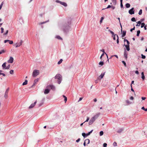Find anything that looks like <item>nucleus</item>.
Here are the masks:
<instances>
[{
  "instance_id": "obj_1",
  "label": "nucleus",
  "mask_w": 147,
  "mask_h": 147,
  "mask_svg": "<svg viewBox=\"0 0 147 147\" xmlns=\"http://www.w3.org/2000/svg\"><path fill=\"white\" fill-rule=\"evenodd\" d=\"M71 18L67 19L65 22V34L68 33L71 31Z\"/></svg>"
},
{
  "instance_id": "obj_2",
  "label": "nucleus",
  "mask_w": 147,
  "mask_h": 147,
  "mask_svg": "<svg viewBox=\"0 0 147 147\" xmlns=\"http://www.w3.org/2000/svg\"><path fill=\"white\" fill-rule=\"evenodd\" d=\"M100 114V113H98L96 114L93 117H92L89 121V125H91L95 121L96 119L98 118Z\"/></svg>"
},
{
  "instance_id": "obj_3",
  "label": "nucleus",
  "mask_w": 147,
  "mask_h": 147,
  "mask_svg": "<svg viewBox=\"0 0 147 147\" xmlns=\"http://www.w3.org/2000/svg\"><path fill=\"white\" fill-rule=\"evenodd\" d=\"M55 79L57 80L58 83L60 84L62 80V77L60 74H58L55 76Z\"/></svg>"
},
{
  "instance_id": "obj_4",
  "label": "nucleus",
  "mask_w": 147,
  "mask_h": 147,
  "mask_svg": "<svg viewBox=\"0 0 147 147\" xmlns=\"http://www.w3.org/2000/svg\"><path fill=\"white\" fill-rule=\"evenodd\" d=\"M39 74V71L37 70H34L32 73V76L33 77H35L38 75Z\"/></svg>"
},
{
  "instance_id": "obj_5",
  "label": "nucleus",
  "mask_w": 147,
  "mask_h": 147,
  "mask_svg": "<svg viewBox=\"0 0 147 147\" xmlns=\"http://www.w3.org/2000/svg\"><path fill=\"white\" fill-rule=\"evenodd\" d=\"M6 62L4 63L2 65V66L3 69H9L10 67V65H9L8 66H6Z\"/></svg>"
},
{
  "instance_id": "obj_6",
  "label": "nucleus",
  "mask_w": 147,
  "mask_h": 147,
  "mask_svg": "<svg viewBox=\"0 0 147 147\" xmlns=\"http://www.w3.org/2000/svg\"><path fill=\"white\" fill-rule=\"evenodd\" d=\"M23 43V41L22 40H21L20 42H17L14 45L17 48L20 47L22 44Z\"/></svg>"
},
{
  "instance_id": "obj_7",
  "label": "nucleus",
  "mask_w": 147,
  "mask_h": 147,
  "mask_svg": "<svg viewBox=\"0 0 147 147\" xmlns=\"http://www.w3.org/2000/svg\"><path fill=\"white\" fill-rule=\"evenodd\" d=\"M39 79L38 78H37V79H36L34 81V82L33 84L29 88H32V87H33L34 86H35V85L37 83Z\"/></svg>"
},
{
  "instance_id": "obj_8",
  "label": "nucleus",
  "mask_w": 147,
  "mask_h": 147,
  "mask_svg": "<svg viewBox=\"0 0 147 147\" xmlns=\"http://www.w3.org/2000/svg\"><path fill=\"white\" fill-rule=\"evenodd\" d=\"M129 13L131 15H132L134 14V7L132 8L129 10Z\"/></svg>"
},
{
  "instance_id": "obj_9",
  "label": "nucleus",
  "mask_w": 147,
  "mask_h": 147,
  "mask_svg": "<svg viewBox=\"0 0 147 147\" xmlns=\"http://www.w3.org/2000/svg\"><path fill=\"white\" fill-rule=\"evenodd\" d=\"M9 90V88H8L6 90V92H5V94H4V97L5 98H7V96H8L7 95H8V93Z\"/></svg>"
},
{
  "instance_id": "obj_10",
  "label": "nucleus",
  "mask_w": 147,
  "mask_h": 147,
  "mask_svg": "<svg viewBox=\"0 0 147 147\" xmlns=\"http://www.w3.org/2000/svg\"><path fill=\"white\" fill-rule=\"evenodd\" d=\"M13 58L12 57H10V58L9 60H8L7 62L9 63H13Z\"/></svg>"
},
{
  "instance_id": "obj_11",
  "label": "nucleus",
  "mask_w": 147,
  "mask_h": 147,
  "mask_svg": "<svg viewBox=\"0 0 147 147\" xmlns=\"http://www.w3.org/2000/svg\"><path fill=\"white\" fill-rule=\"evenodd\" d=\"M127 55L128 53L126 51V50H124V56L125 58L126 59H127Z\"/></svg>"
},
{
  "instance_id": "obj_12",
  "label": "nucleus",
  "mask_w": 147,
  "mask_h": 147,
  "mask_svg": "<svg viewBox=\"0 0 147 147\" xmlns=\"http://www.w3.org/2000/svg\"><path fill=\"white\" fill-rule=\"evenodd\" d=\"M8 42L10 44H12L13 43V42L12 40H4V42L6 43Z\"/></svg>"
},
{
  "instance_id": "obj_13",
  "label": "nucleus",
  "mask_w": 147,
  "mask_h": 147,
  "mask_svg": "<svg viewBox=\"0 0 147 147\" xmlns=\"http://www.w3.org/2000/svg\"><path fill=\"white\" fill-rule=\"evenodd\" d=\"M36 102H37V101H36L35 102H34V103L31 104L29 106V108L31 109V108H33L34 107V106L35 105V104L36 103Z\"/></svg>"
},
{
  "instance_id": "obj_14",
  "label": "nucleus",
  "mask_w": 147,
  "mask_h": 147,
  "mask_svg": "<svg viewBox=\"0 0 147 147\" xmlns=\"http://www.w3.org/2000/svg\"><path fill=\"white\" fill-rule=\"evenodd\" d=\"M47 87L49 88H50L51 89H52L53 90H54L55 89V87L54 86L51 85L48 86Z\"/></svg>"
},
{
  "instance_id": "obj_15",
  "label": "nucleus",
  "mask_w": 147,
  "mask_h": 147,
  "mask_svg": "<svg viewBox=\"0 0 147 147\" xmlns=\"http://www.w3.org/2000/svg\"><path fill=\"white\" fill-rule=\"evenodd\" d=\"M124 45L125 47L126 50L127 51H129L130 50L129 45Z\"/></svg>"
},
{
  "instance_id": "obj_16",
  "label": "nucleus",
  "mask_w": 147,
  "mask_h": 147,
  "mask_svg": "<svg viewBox=\"0 0 147 147\" xmlns=\"http://www.w3.org/2000/svg\"><path fill=\"white\" fill-rule=\"evenodd\" d=\"M86 141H88V143H87V144H89L90 143V140L89 139H86L85 140V141L84 143V146H86Z\"/></svg>"
},
{
  "instance_id": "obj_17",
  "label": "nucleus",
  "mask_w": 147,
  "mask_h": 147,
  "mask_svg": "<svg viewBox=\"0 0 147 147\" xmlns=\"http://www.w3.org/2000/svg\"><path fill=\"white\" fill-rule=\"evenodd\" d=\"M55 2L57 3H59L60 4L64 6V2L58 0H56L55 1Z\"/></svg>"
},
{
  "instance_id": "obj_18",
  "label": "nucleus",
  "mask_w": 147,
  "mask_h": 147,
  "mask_svg": "<svg viewBox=\"0 0 147 147\" xmlns=\"http://www.w3.org/2000/svg\"><path fill=\"white\" fill-rule=\"evenodd\" d=\"M105 74V72L103 73H102L98 77V79H99V78H100V79H102L103 78Z\"/></svg>"
},
{
  "instance_id": "obj_19",
  "label": "nucleus",
  "mask_w": 147,
  "mask_h": 147,
  "mask_svg": "<svg viewBox=\"0 0 147 147\" xmlns=\"http://www.w3.org/2000/svg\"><path fill=\"white\" fill-rule=\"evenodd\" d=\"M50 91V90L48 89H45V90L44 93L45 94H48Z\"/></svg>"
},
{
  "instance_id": "obj_20",
  "label": "nucleus",
  "mask_w": 147,
  "mask_h": 147,
  "mask_svg": "<svg viewBox=\"0 0 147 147\" xmlns=\"http://www.w3.org/2000/svg\"><path fill=\"white\" fill-rule=\"evenodd\" d=\"M49 20H48L47 21H46L43 22H40L38 24L39 25H41V24L46 23L49 22Z\"/></svg>"
},
{
  "instance_id": "obj_21",
  "label": "nucleus",
  "mask_w": 147,
  "mask_h": 147,
  "mask_svg": "<svg viewBox=\"0 0 147 147\" xmlns=\"http://www.w3.org/2000/svg\"><path fill=\"white\" fill-rule=\"evenodd\" d=\"M112 3L114 5H115L116 4L117 1L116 0H111Z\"/></svg>"
},
{
  "instance_id": "obj_22",
  "label": "nucleus",
  "mask_w": 147,
  "mask_h": 147,
  "mask_svg": "<svg viewBox=\"0 0 147 147\" xmlns=\"http://www.w3.org/2000/svg\"><path fill=\"white\" fill-rule=\"evenodd\" d=\"M117 19L119 20V24H120V27H121V32H122V25H121V23L120 22V18H117Z\"/></svg>"
},
{
  "instance_id": "obj_23",
  "label": "nucleus",
  "mask_w": 147,
  "mask_h": 147,
  "mask_svg": "<svg viewBox=\"0 0 147 147\" xmlns=\"http://www.w3.org/2000/svg\"><path fill=\"white\" fill-rule=\"evenodd\" d=\"M141 75H142V79L144 80L145 79V76L144 75V73L143 72H142L141 73Z\"/></svg>"
},
{
  "instance_id": "obj_24",
  "label": "nucleus",
  "mask_w": 147,
  "mask_h": 147,
  "mask_svg": "<svg viewBox=\"0 0 147 147\" xmlns=\"http://www.w3.org/2000/svg\"><path fill=\"white\" fill-rule=\"evenodd\" d=\"M100 51H102L103 52V53H104V54H105L107 55V58L108 59L107 61H108V62H109V59L108 58V57L107 54L105 52L104 50V49H102V50H101Z\"/></svg>"
},
{
  "instance_id": "obj_25",
  "label": "nucleus",
  "mask_w": 147,
  "mask_h": 147,
  "mask_svg": "<svg viewBox=\"0 0 147 147\" xmlns=\"http://www.w3.org/2000/svg\"><path fill=\"white\" fill-rule=\"evenodd\" d=\"M126 31H123V34L122 35V37H124L126 35Z\"/></svg>"
},
{
  "instance_id": "obj_26",
  "label": "nucleus",
  "mask_w": 147,
  "mask_h": 147,
  "mask_svg": "<svg viewBox=\"0 0 147 147\" xmlns=\"http://www.w3.org/2000/svg\"><path fill=\"white\" fill-rule=\"evenodd\" d=\"M123 130V129L122 128L119 129L117 131V132L119 133L122 132Z\"/></svg>"
},
{
  "instance_id": "obj_27",
  "label": "nucleus",
  "mask_w": 147,
  "mask_h": 147,
  "mask_svg": "<svg viewBox=\"0 0 147 147\" xmlns=\"http://www.w3.org/2000/svg\"><path fill=\"white\" fill-rule=\"evenodd\" d=\"M125 7L127 8H128L130 6V5L129 3H127L125 4Z\"/></svg>"
},
{
  "instance_id": "obj_28",
  "label": "nucleus",
  "mask_w": 147,
  "mask_h": 147,
  "mask_svg": "<svg viewBox=\"0 0 147 147\" xmlns=\"http://www.w3.org/2000/svg\"><path fill=\"white\" fill-rule=\"evenodd\" d=\"M55 38L59 40H62V38L59 36H57L55 37Z\"/></svg>"
},
{
  "instance_id": "obj_29",
  "label": "nucleus",
  "mask_w": 147,
  "mask_h": 147,
  "mask_svg": "<svg viewBox=\"0 0 147 147\" xmlns=\"http://www.w3.org/2000/svg\"><path fill=\"white\" fill-rule=\"evenodd\" d=\"M28 83V80H26L23 83L22 85H26Z\"/></svg>"
},
{
  "instance_id": "obj_30",
  "label": "nucleus",
  "mask_w": 147,
  "mask_h": 147,
  "mask_svg": "<svg viewBox=\"0 0 147 147\" xmlns=\"http://www.w3.org/2000/svg\"><path fill=\"white\" fill-rule=\"evenodd\" d=\"M93 130H92L88 132L87 134H86V136H87L89 135L93 131Z\"/></svg>"
},
{
  "instance_id": "obj_31",
  "label": "nucleus",
  "mask_w": 147,
  "mask_h": 147,
  "mask_svg": "<svg viewBox=\"0 0 147 147\" xmlns=\"http://www.w3.org/2000/svg\"><path fill=\"white\" fill-rule=\"evenodd\" d=\"M2 71V70H0V75H2L3 76H5V75L4 73H1V72Z\"/></svg>"
},
{
  "instance_id": "obj_32",
  "label": "nucleus",
  "mask_w": 147,
  "mask_h": 147,
  "mask_svg": "<svg viewBox=\"0 0 147 147\" xmlns=\"http://www.w3.org/2000/svg\"><path fill=\"white\" fill-rule=\"evenodd\" d=\"M63 61V59H60V60L58 62V64L59 65Z\"/></svg>"
},
{
  "instance_id": "obj_33",
  "label": "nucleus",
  "mask_w": 147,
  "mask_h": 147,
  "mask_svg": "<svg viewBox=\"0 0 147 147\" xmlns=\"http://www.w3.org/2000/svg\"><path fill=\"white\" fill-rule=\"evenodd\" d=\"M140 32V30L137 31L136 36H139Z\"/></svg>"
},
{
  "instance_id": "obj_34",
  "label": "nucleus",
  "mask_w": 147,
  "mask_h": 147,
  "mask_svg": "<svg viewBox=\"0 0 147 147\" xmlns=\"http://www.w3.org/2000/svg\"><path fill=\"white\" fill-rule=\"evenodd\" d=\"M108 31L113 36L115 34H114V33L113 31H111V30H108Z\"/></svg>"
},
{
  "instance_id": "obj_35",
  "label": "nucleus",
  "mask_w": 147,
  "mask_h": 147,
  "mask_svg": "<svg viewBox=\"0 0 147 147\" xmlns=\"http://www.w3.org/2000/svg\"><path fill=\"white\" fill-rule=\"evenodd\" d=\"M103 134V132L102 131H101L100 132V136H101Z\"/></svg>"
},
{
  "instance_id": "obj_36",
  "label": "nucleus",
  "mask_w": 147,
  "mask_h": 147,
  "mask_svg": "<svg viewBox=\"0 0 147 147\" xmlns=\"http://www.w3.org/2000/svg\"><path fill=\"white\" fill-rule=\"evenodd\" d=\"M131 21L132 22H136V20H135V18L134 17H133L131 19Z\"/></svg>"
},
{
  "instance_id": "obj_37",
  "label": "nucleus",
  "mask_w": 147,
  "mask_h": 147,
  "mask_svg": "<svg viewBox=\"0 0 147 147\" xmlns=\"http://www.w3.org/2000/svg\"><path fill=\"white\" fill-rule=\"evenodd\" d=\"M142 9H140L139 11V12L138 13V14L139 15H141L142 14Z\"/></svg>"
},
{
  "instance_id": "obj_38",
  "label": "nucleus",
  "mask_w": 147,
  "mask_h": 147,
  "mask_svg": "<svg viewBox=\"0 0 147 147\" xmlns=\"http://www.w3.org/2000/svg\"><path fill=\"white\" fill-rule=\"evenodd\" d=\"M82 135L84 138H85L87 136H86V134L84 133H83L82 134Z\"/></svg>"
},
{
  "instance_id": "obj_39",
  "label": "nucleus",
  "mask_w": 147,
  "mask_h": 147,
  "mask_svg": "<svg viewBox=\"0 0 147 147\" xmlns=\"http://www.w3.org/2000/svg\"><path fill=\"white\" fill-rule=\"evenodd\" d=\"M99 65H103L104 64V62L103 61H100L99 63Z\"/></svg>"
},
{
  "instance_id": "obj_40",
  "label": "nucleus",
  "mask_w": 147,
  "mask_h": 147,
  "mask_svg": "<svg viewBox=\"0 0 147 147\" xmlns=\"http://www.w3.org/2000/svg\"><path fill=\"white\" fill-rule=\"evenodd\" d=\"M104 18L103 17H102L101 18L100 20V23L101 24L102 21L104 19Z\"/></svg>"
},
{
  "instance_id": "obj_41",
  "label": "nucleus",
  "mask_w": 147,
  "mask_h": 147,
  "mask_svg": "<svg viewBox=\"0 0 147 147\" xmlns=\"http://www.w3.org/2000/svg\"><path fill=\"white\" fill-rule=\"evenodd\" d=\"M117 44H119V37L118 35H117Z\"/></svg>"
},
{
  "instance_id": "obj_42",
  "label": "nucleus",
  "mask_w": 147,
  "mask_h": 147,
  "mask_svg": "<svg viewBox=\"0 0 147 147\" xmlns=\"http://www.w3.org/2000/svg\"><path fill=\"white\" fill-rule=\"evenodd\" d=\"M141 28H142L145 26V23H141Z\"/></svg>"
},
{
  "instance_id": "obj_43",
  "label": "nucleus",
  "mask_w": 147,
  "mask_h": 147,
  "mask_svg": "<svg viewBox=\"0 0 147 147\" xmlns=\"http://www.w3.org/2000/svg\"><path fill=\"white\" fill-rule=\"evenodd\" d=\"M142 58L143 59H144L146 58V56L143 55L142 54H141Z\"/></svg>"
},
{
  "instance_id": "obj_44",
  "label": "nucleus",
  "mask_w": 147,
  "mask_h": 147,
  "mask_svg": "<svg viewBox=\"0 0 147 147\" xmlns=\"http://www.w3.org/2000/svg\"><path fill=\"white\" fill-rule=\"evenodd\" d=\"M10 74H13V70H11L9 71Z\"/></svg>"
},
{
  "instance_id": "obj_45",
  "label": "nucleus",
  "mask_w": 147,
  "mask_h": 147,
  "mask_svg": "<svg viewBox=\"0 0 147 147\" xmlns=\"http://www.w3.org/2000/svg\"><path fill=\"white\" fill-rule=\"evenodd\" d=\"M1 33H3V31H4V28H3L1 27Z\"/></svg>"
},
{
  "instance_id": "obj_46",
  "label": "nucleus",
  "mask_w": 147,
  "mask_h": 147,
  "mask_svg": "<svg viewBox=\"0 0 147 147\" xmlns=\"http://www.w3.org/2000/svg\"><path fill=\"white\" fill-rule=\"evenodd\" d=\"M3 2H2L1 4L0 5V10L2 8V6H3Z\"/></svg>"
},
{
  "instance_id": "obj_47",
  "label": "nucleus",
  "mask_w": 147,
  "mask_h": 147,
  "mask_svg": "<svg viewBox=\"0 0 147 147\" xmlns=\"http://www.w3.org/2000/svg\"><path fill=\"white\" fill-rule=\"evenodd\" d=\"M113 145L114 146H117V144L116 142H114L113 144Z\"/></svg>"
},
{
  "instance_id": "obj_48",
  "label": "nucleus",
  "mask_w": 147,
  "mask_h": 147,
  "mask_svg": "<svg viewBox=\"0 0 147 147\" xmlns=\"http://www.w3.org/2000/svg\"><path fill=\"white\" fill-rule=\"evenodd\" d=\"M120 6H121V8H123V5L122 3H120Z\"/></svg>"
},
{
  "instance_id": "obj_49",
  "label": "nucleus",
  "mask_w": 147,
  "mask_h": 147,
  "mask_svg": "<svg viewBox=\"0 0 147 147\" xmlns=\"http://www.w3.org/2000/svg\"><path fill=\"white\" fill-rule=\"evenodd\" d=\"M126 102L128 104H131V102H130L129 100H127L126 101Z\"/></svg>"
},
{
  "instance_id": "obj_50",
  "label": "nucleus",
  "mask_w": 147,
  "mask_h": 147,
  "mask_svg": "<svg viewBox=\"0 0 147 147\" xmlns=\"http://www.w3.org/2000/svg\"><path fill=\"white\" fill-rule=\"evenodd\" d=\"M122 62L123 64L125 66H126V63L124 61H122Z\"/></svg>"
},
{
  "instance_id": "obj_51",
  "label": "nucleus",
  "mask_w": 147,
  "mask_h": 147,
  "mask_svg": "<svg viewBox=\"0 0 147 147\" xmlns=\"http://www.w3.org/2000/svg\"><path fill=\"white\" fill-rule=\"evenodd\" d=\"M8 30H7L6 31V32L5 33H4L3 35H7L8 34Z\"/></svg>"
},
{
  "instance_id": "obj_52",
  "label": "nucleus",
  "mask_w": 147,
  "mask_h": 147,
  "mask_svg": "<svg viewBox=\"0 0 147 147\" xmlns=\"http://www.w3.org/2000/svg\"><path fill=\"white\" fill-rule=\"evenodd\" d=\"M117 35L116 34H115V35H113V39L114 40H116V38H115V36H117Z\"/></svg>"
},
{
  "instance_id": "obj_53",
  "label": "nucleus",
  "mask_w": 147,
  "mask_h": 147,
  "mask_svg": "<svg viewBox=\"0 0 147 147\" xmlns=\"http://www.w3.org/2000/svg\"><path fill=\"white\" fill-rule=\"evenodd\" d=\"M107 146V144L106 143H104L103 144V147H106Z\"/></svg>"
},
{
  "instance_id": "obj_54",
  "label": "nucleus",
  "mask_w": 147,
  "mask_h": 147,
  "mask_svg": "<svg viewBox=\"0 0 147 147\" xmlns=\"http://www.w3.org/2000/svg\"><path fill=\"white\" fill-rule=\"evenodd\" d=\"M141 109L142 110H144L145 111H147V110H146V109H145L144 107H142L141 108Z\"/></svg>"
},
{
  "instance_id": "obj_55",
  "label": "nucleus",
  "mask_w": 147,
  "mask_h": 147,
  "mask_svg": "<svg viewBox=\"0 0 147 147\" xmlns=\"http://www.w3.org/2000/svg\"><path fill=\"white\" fill-rule=\"evenodd\" d=\"M5 51L3 50H2L1 51H0V54H1L3 53H4Z\"/></svg>"
},
{
  "instance_id": "obj_56",
  "label": "nucleus",
  "mask_w": 147,
  "mask_h": 147,
  "mask_svg": "<svg viewBox=\"0 0 147 147\" xmlns=\"http://www.w3.org/2000/svg\"><path fill=\"white\" fill-rule=\"evenodd\" d=\"M135 27L134 26L133 28H131L130 29V31L132 32L133 31V30H135Z\"/></svg>"
},
{
  "instance_id": "obj_57",
  "label": "nucleus",
  "mask_w": 147,
  "mask_h": 147,
  "mask_svg": "<svg viewBox=\"0 0 147 147\" xmlns=\"http://www.w3.org/2000/svg\"><path fill=\"white\" fill-rule=\"evenodd\" d=\"M104 55V53H102V54L101 55V56L100 57V59H102V57Z\"/></svg>"
},
{
  "instance_id": "obj_58",
  "label": "nucleus",
  "mask_w": 147,
  "mask_h": 147,
  "mask_svg": "<svg viewBox=\"0 0 147 147\" xmlns=\"http://www.w3.org/2000/svg\"><path fill=\"white\" fill-rule=\"evenodd\" d=\"M89 117H87L86 120V121H84V122H88V120H89Z\"/></svg>"
},
{
  "instance_id": "obj_59",
  "label": "nucleus",
  "mask_w": 147,
  "mask_h": 147,
  "mask_svg": "<svg viewBox=\"0 0 147 147\" xmlns=\"http://www.w3.org/2000/svg\"><path fill=\"white\" fill-rule=\"evenodd\" d=\"M111 5H109L107 7L105 8V9H108V8H111Z\"/></svg>"
},
{
  "instance_id": "obj_60",
  "label": "nucleus",
  "mask_w": 147,
  "mask_h": 147,
  "mask_svg": "<svg viewBox=\"0 0 147 147\" xmlns=\"http://www.w3.org/2000/svg\"><path fill=\"white\" fill-rule=\"evenodd\" d=\"M80 138H78L77 140H76V142H78L80 141Z\"/></svg>"
},
{
  "instance_id": "obj_61",
  "label": "nucleus",
  "mask_w": 147,
  "mask_h": 147,
  "mask_svg": "<svg viewBox=\"0 0 147 147\" xmlns=\"http://www.w3.org/2000/svg\"><path fill=\"white\" fill-rule=\"evenodd\" d=\"M141 98L142 100H145L146 99V98L144 97H142Z\"/></svg>"
},
{
  "instance_id": "obj_62",
  "label": "nucleus",
  "mask_w": 147,
  "mask_h": 147,
  "mask_svg": "<svg viewBox=\"0 0 147 147\" xmlns=\"http://www.w3.org/2000/svg\"><path fill=\"white\" fill-rule=\"evenodd\" d=\"M135 73L136 74H139V72L137 70L135 72Z\"/></svg>"
},
{
  "instance_id": "obj_63",
  "label": "nucleus",
  "mask_w": 147,
  "mask_h": 147,
  "mask_svg": "<svg viewBox=\"0 0 147 147\" xmlns=\"http://www.w3.org/2000/svg\"><path fill=\"white\" fill-rule=\"evenodd\" d=\"M82 98H83L82 97L80 98L79 99V100L78 101V102H79L81 100H82Z\"/></svg>"
},
{
  "instance_id": "obj_64",
  "label": "nucleus",
  "mask_w": 147,
  "mask_h": 147,
  "mask_svg": "<svg viewBox=\"0 0 147 147\" xmlns=\"http://www.w3.org/2000/svg\"><path fill=\"white\" fill-rule=\"evenodd\" d=\"M111 7L112 9H114L115 8V6H111Z\"/></svg>"
}]
</instances>
